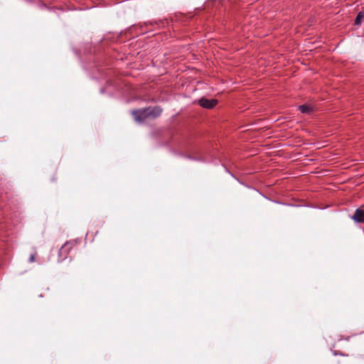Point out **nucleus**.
<instances>
[{"label":"nucleus","instance_id":"1","mask_svg":"<svg viewBox=\"0 0 364 364\" xmlns=\"http://www.w3.org/2000/svg\"><path fill=\"white\" fill-rule=\"evenodd\" d=\"M76 241L70 240L66 242L58 251V261H64L70 254L71 250L75 246Z\"/></svg>","mask_w":364,"mask_h":364},{"label":"nucleus","instance_id":"2","mask_svg":"<svg viewBox=\"0 0 364 364\" xmlns=\"http://www.w3.org/2000/svg\"><path fill=\"white\" fill-rule=\"evenodd\" d=\"M132 114L133 115L135 121L138 122H143L148 118L146 108L133 110L132 111Z\"/></svg>","mask_w":364,"mask_h":364},{"label":"nucleus","instance_id":"3","mask_svg":"<svg viewBox=\"0 0 364 364\" xmlns=\"http://www.w3.org/2000/svg\"><path fill=\"white\" fill-rule=\"evenodd\" d=\"M218 102V100L215 99H207L205 97L200 98L198 101L200 106L206 109L213 108Z\"/></svg>","mask_w":364,"mask_h":364},{"label":"nucleus","instance_id":"4","mask_svg":"<svg viewBox=\"0 0 364 364\" xmlns=\"http://www.w3.org/2000/svg\"><path fill=\"white\" fill-rule=\"evenodd\" d=\"M148 118H156L162 113V109L159 106L146 107Z\"/></svg>","mask_w":364,"mask_h":364},{"label":"nucleus","instance_id":"5","mask_svg":"<svg viewBox=\"0 0 364 364\" xmlns=\"http://www.w3.org/2000/svg\"><path fill=\"white\" fill-rule=\"evenodd\" d=\"M352 218L357 223L364 222V210L362 209H356Z\"/></svg>","mask_w":364,"mask_h":364},{"label":"nucleus","instance_id":"6","mask_svg":"<svg viewBox=\"0 0 364 364\" xmlns=\"http://www.w3.org/2000/svg\"><path fill=\"white\" fill-rule=\"evenodd\" d=\"M363 18H364V12L363 11H360L358 14V15H357V16H356V18L355 19V24L356 26L360 25L362 23Z\"/></svg>","mask_w":364,"mask_h":364},{"label":"nucleus","instance_id":"7","mask_svg":"<svg viewBox=\"0 0 364 364\" xmlns=\"http://www.w3.org/2000/svg\"><path fill=\"white\" fill-rule=\"evenodd\" d=\"M299 109L302 113H309L311 112V107L306 105H302L299 107Z\"/></svg>","mask_w":364,"mask_h":364},{"label":"nucleus","instance_id":"8","mask_svg":"<svg viewBox=\"0 0 364 364\" xmlns=\"http://www.w3.org/2000/svg\"><path fill=\"white\" fill-rule=\"evenodd\" d=\"M35 261V254H32L29 257V262H33Z\"/></svg>","mask_w":364,"mask_h":364}]
</instances>
